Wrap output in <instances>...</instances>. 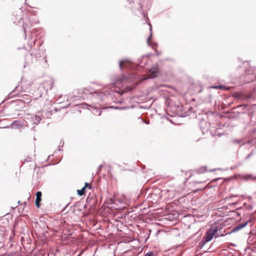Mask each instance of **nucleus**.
<instances>
[{
    "label": "nucleus",
    "instance_id": "9",
    "mask_svg": "<svg viewBox=\"0 0 256 256\" xmlns=\"http://www.w3.org/2000/svg\"><path fill=\"white\" fill-rule=\"evenodd\" d=\"M144 256H154V254L152 252H150L146 253Z\"/></svg>",
    "mask_w": 256,
    "mask_h": 256
},
{
    "label": "nucleus",
    "instance_id": "13",
    "mask_svg": "<svg viewBox=\"0 0 256 256\" xmlns=\"http://www.w3.org/2000/svg\"><path fill=\"white\" fill-rule=\"evenodd\" d=\"M88 186V183H87V182H86V183H85V186H84V187H85V188H86V187H87Z\"/></svg>",
    "mask_w": 256,
    "mask_h": 256
},
{
    "label": "nucleus",
    "instance_id": "8",
    "mask_svg": "<svg viewBox=\"0 0 256 256\" xmlns=\"http://www.w3.org/2000/svg\"><path fill=\"white\" fill-rule=\"evenodd\" d=\"M77 192H78V194L79 195V196H82L84 194V192H85V187H84L82 189H81L80 190H77Z\"/></svg>",
    "mask_w": 256,
    "mask_h": 256
},
{
    "label": "nucleus",
    "instance_id": "12",
    "mask_svg": "<svg viewBox=\"0 0 256 256\" xmlns=\"http://www.w3.org/2000/svg\"><path fill=\"white\" fill-rule=\"evenodd\" d=\"M150 38H151V36L148 38V40H147L148 44H149Z\"/></svg>",
    "mask_w": 256,
    "mask_h": 256
},
{
    "label": "nucleus",
    "instance_id": "6",
    "mask_svg": "<svg viewBox=\"0 0 256 256\" xmlns=\"http://www.w3.org/2000/svg\"><path fill=\"white\" fill-rule=\"evenodd\" d=\"M246 224H247V223H245L244 224H239L238 226L234 227L232 229V232H235L237 230H240L241 228H243L244 227Z\"/></svg>",
    "mask_w": 256,
    "mask_h": 256
},
{
    "label": "nucleus",
    "instance_id": "3",
    "mask_svg": "<svg viewBox=\"0 0 256 256\" xmlns=\"http://www.w3.org/2000/svg\"><path fill=\"white\" fill-rule=\"evenodd\" d=\"M119 66L120 69H122L123 66L126 67L129 69H133L134 65L130 61L128 60H122L120 62Z\"/></svg>",
    "mask_w": 256,
    "mask_h": 256
},
{
    "label": "nucleus",
    "instance_id": "2",
    "mask_svg": "<svg viewBox=\"0 0 256 256\" xmlns=\"http://www.w3.org/2000/svg\"><path fill=\"white\" fill-rule=\"evenodd\" d=\"M102 94H104L106 96V94H110V92H108L107 90H103L99 94L95 92L92 95V100L97 99V101L96 102V103H98L100 102L105 100L104 98L102 96Z\"/></svg>",
    "mask_w": 256,
    "mask_h": 256
},
{
    "label": "nucleus",
    "instance_id": "17",
    "mask_svg": "<svg viewBox=\"0 0 256 256\" xmlns=\"http://www.w3.org/2000/svg\"><path fill=\"white\" fill-rule=\"evenodd\" d=\"M102 166H100V169L101 168Z\"/></svg>",
    "mask_w": 256,
    "mask_h": 256
},
{
    "label": "nucleus",
    "instance_id": "7",
    "mask_svg": "<svg viewBox=\"0 0 256 256\" xmlns=\"http://www.w3.org/2000/svg\"><path fill=\"white\" fill-rule=\"evenodd\" d=\"M244 178L246 180H256V176H252V174L246 175Z\"/></svg>",
    "mask_w": 256,
    "mask_h": 256
},
{
    "label": "nucleus",
    "instance_id": "14",
    "mask_svg": "<svg viewBox=\"0 0 256 256\" xmlns=\"http://www.w3.org/2000/svg\"><path fill=\"white\" fill-rule=\"evenodd\" d=\"M23 26H24V30L25 31V30H26V27L25 26H24V24L23 25Z\"/></svg>",
    "mask_w": 256,
    "mask_h": 256
},
{
    "label": "nucleus",
    "instance_id": "11",
    "mask_svg": "<svg viewBox=\"0 0 256 256\" xmlns=\"http://www.w3.org/2000/svg\"><path fill=\"white\" fill-rule=\"evenodd\" d=\"M94 114H97L98 116H100V111H98V110H96V112H94Z\"/></svg>",
    "mask_w": 256,
    "mask_h": 256
},
{
    "label": "nucleus",
    "instance_id": "1",
    "mask_svg": "<svg viewBox=\"0 0 256 256\" xmlns=\"http://www.w3.org/2000/svg\"><path fill=\"white\" fill-rule=\"evenodd\" d=\"M218 228L217 226L212 227L210 228L206 232V236L204 237L203 240L206 242L210 241L213 238L214 236L218 232Z\"/></svg>",
    "mask_w": 256,
    "mask_h": 256
},
{
    "label": "nucleus",
    "instance_id": "5",
    "mask_svg": "<svg viewBox=\"0 0 256 256\" xmlns=\"http://www.w3.org/2000/svg\"><path fill=\"white\" fill-rule=\"evenodd\" d=\"M42 192H38L36 193V205L38 208L40 206V202L41 201Z\"/></svg>",
    "mask_w": 256,
    "mask_h": 256
},
{
    "label": "nucleus",
    "instance_id": "16",
    "mask_svg": "<svg viewBox=\"0 0 256 256\" xmlns=\"http://www.w3.org/2000/svg\"><path fill=\"white\" fill-rule=\"evenodd\" d=\"M150 30L151 31L152 30V26L150 24Z\"/></svg>",
    "mask_w": 256,
    "mask_h": 256
},
{
    "label": "nucleus",
    "instance_id": "10",
    "mask_svg": "<svg viewBox=\"0 0 256 256\" xmlns=\"http://www.w3.org/2000/svg\"><path fill=\"white\" fill-rule=\"evenodd\" d=\"M213 88H223L224 86H214L212 87Z\"/></svg>",
    "mask_w": 256,
    "mask_h": 256
},
{
    "label": "nucleus",
    "instance_id": "15",
    "mask_svg": "<svg viewBox=\"0 0 256 256\" xmlns=\"http://www.w3.org/2000/svg\"><path fill=\"white\" fill-rule=\"evenodd\" d=\"M233 196H230V197H228V198H232V197H233Z\"/></svg>",
    "mask_w": 256,
    "mask_h": 256
},
{
    "label": "nucleus",
    "instance_id": "4",
    "mask_svg": "<svg viewBox=\"0 0 256 256\" xmlns=\"http://www.w3.org/2000/svg\"><path fill=\"white\" fill-rule=\"evenodd\" d=\"M158 68L156 67L152 68L148 72L149 78H154L156 76Z\"/></svg>",
    "mask_w": 256,
    "mask_h": 256
}]
</instances>
